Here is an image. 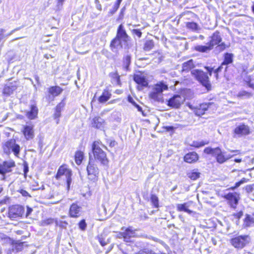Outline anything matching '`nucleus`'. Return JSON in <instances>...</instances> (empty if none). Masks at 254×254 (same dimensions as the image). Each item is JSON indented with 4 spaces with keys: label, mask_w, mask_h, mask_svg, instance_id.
<instances>
[{
    "label": "nucleus",
    "mask_w": 254,
    "mask_h": 254,
    "mask_svg": "<svg viewBox=\"0 0 254 254\" xmlns=\"http://www.w3.org/2000/svg\"><path fill=\"white\" fill-rule=\"evenodd\" d=\"M24 211V208L19 205H12L9 207L8 217L14 219L19 217H21Z\"/></svg>",
    "instance_id": "6e6552de"
},
{
    "label": "nucleus",
    "mask_w": 254,
    "mask_h": 254,
    "mask_svg": "<svg viewBox=\"0 0 254 254\" xmlns=\"http://www.w3.org/2000/svg\"><path fill=\"white\" fill-rule=\"evenodd\" d=\"M121 40L119 38H118L117 37L115 39H114L111 43L110 46L112 48H117L118 46L121 45Z\"/></svg>",
    "instance_id": "ea45409f"
},
{
    "label": "nucleus",
    "mask_w": 254,
    "mask_h": 254,
    "mask_svg": "<svg viewBox=\"0 0 254 254\" xmlns=\"http://www.w3.org/2000/svg\"><path fill=\"white\" fill-rule=\"evenodd\" d=\"M185 98L180 95H174L169 100H167V105L174 108H179L184 103Z\"/></svg>",
    "instance_id": "9b49d317"
},
{
    "label": "nucleus",
    "mask_w": 254,
    "mask_h": 254,
    "mask_svg": "<svg viewBox=\"0 0 254 254\" xmlns=\"http://www.w3.org/2000/svg\"><path fill=\"white\" fill-rule=\"evenodd\" d=\"M23 133L27 139L33 138L34 136L33 127L32 126H24Z\"/></svg>",
    "instance_id": "412c9836"
},
{
    "label": "nucleus",
    "mask_w": 254,
    "mask_h": 254,
    "mask_svg": "<svg viewBox=\"0 0 254 254\" xmlns=\"http://www.w3.org/2000/svg\"><path fill=\"white\" fill-rule=\"evenodd\" d=\"M134 80L138 84L137 88L139 90H142L143 88L147 87L148 80L146 77L142 74H137L134 75Z\"/></svg>",
    "instance_id": "ddd939ff"
},
{
    "label": "nucleus",
    "mask_w": 254,
    "mask_h": 254,
    "mask_svg": "<svg viewBox=\"0 0 254 254\" xmlns=\"http://www.w3.org/2000/svg\"><path fill=\"white\" fill-rule=\"evenodd\" d=\"M198 154L194 152L187 154L184 156V161L189 163H193L196 162L198 159Z\"/></svg>",
    "instance_id": "aec40b11"
},
{
    "label": "nucleus",
    "mask_w": 254,
    "mask_h": 254,
    "mask_svg": "<svg viewBox=\"0 0 254 254\" xmlns=\"http://www.w3.org/2000/svg\"><path fill=\"white\" fill-rule=\"evenodd\" d=\"M79 227L82 230H84L86 227V224L84 220H82L79 223Z\"/></svg>",
    "instance_id": "8fccbe9b"
},
{
    "label": "nucleus",
    "mask_w": 254,
    "mask_h": 254,
    "mask_svg": "<svg viewBox=\"0 0 254 254\" xmlns=\"http://www.w3.org/2000/svg\"><path fill=\"white\" fill-rule=\"evenodd\" d=\"M195 67L194 64L192 60H190L185 62L182 64V72H189Z\"/></svg>",
    "instance_id": "b1692460"
},
{
    "label": "nucleus",
    "mask_w": 254,
    "mask_h": 254,
    "mask_svg": "<svg viewBox=\"0 0 254 254\" xmlns=\"http://www.w3.org/2000/svg\"><path fill=\"white\" fill-rule=\"evenodd\" d=\"M167 131H172L174 129V127L172 126H166L165 127Z\"/></svg>",
    "instance_id": "e2e57ef3"
},
{
    "label": "nucleus",
    "mask_w": 254,
    "mask_h": 254,
    "mask_svg": "<svg viewBox=\"0 0 254 254\" xmlns=\"http://www.w3.org/2000/svg\"><path fill=\"white\" fill-rule=\"evenodd\" d=\"M128 102H129L130 103H132V104H133L134 106L135 105V104H135V102H134L133 99V98H132L131 97H130V96H128Z\"/></svg>",
    "instance_id": "680f3d73"
},
{
    "label": "nucleus",
    "mask_w": 254,
    "mask_h": 254,
    "mask_svg": "<svg viewBox=\"0 0 254 254\" xmlns=\"http://www.w3.org/2000/svg\"><path fill=\"white\" fill-rule=\"evenodd\" d=\"M38 108L35 105H31L30 111L27 112L26 117L30 120L34 119L38 114Z\"/></svg>",
    "instance_id": "393cba45"
},
{
    "label": "nucleus",
    "mask_w": 254,
    "mask_h": 254,
    "mask_svg": "<svg viewBox=\"0 0 254 254\" xmlns=\"http://www.w3.org/2000/svg\"><path fill=\"white\" fill-rule=\"evenodd\" d=\"M154 47V42L152 40H147L144 46V50L146 51H150Z\"/></svg>",
    "instance_id": "c9c22d12"
},
{
    "label": "nucleus",
    "mask_w": 254,
    "mask_h": 254,
    "mask_svg": "<svg viewBox=\"0 0 254 254\" xmlns=\"http://www.w3.org/2000/svg\"><path fill=\"white\" fill-rule=\"evenodd\" d=\"M19 192L24 196H30L29 193L25 190L21 189L19 190Z\"/></svg>",
    "instance_id": "864d4df0"
},
{
    "label": "nucleus",
    "mask_w": 254,
    "mask_h": 254,
    "mask_svg": "<svg viewBox=\"0 0 254 254\" xmlns=\"http://www.w3.org/2000/svg\"><path fill=\"white\" fill-rule=\"evenodd\" d=\"M188 177L191 180H195L199 177L200 173L195 171H192L188 174Z\"/></svg>",
    "instance_id": "58836bf2"
},
{
    "label": "nucleus",
    "mask_w": 254,
    "mask_h": 254,
    "mask_svg": "<svg viewBox=\"0 0 254 254\" xmlns=\"http://www.w3.org/2000/svg\"><path fill=\"white\" fill-rule=\"evenodd\" d=\"M117 82L118 84H120V77L118 75L117 77Z\"/></svg>",
    "instance_id": "338daca9"
},
{
    "label": "nucleus",
    "mask_w": 254,
    "mask_h": 254,
    "mask_svg": "<svg viewBox=\"0 0 254 254\" xmlns=\"http://www.w3.org/2000/svg\"><path fill=\"white\" fill-rule=\"evenodd\" d=\"M204 152L215 157L217 162L220 164L224 163L233 157V155H225L224 152H222L219 147L214 148L206 147L204 149Z\"/></svg>",
    "instance_id": "f03ea898"
},
{
    "label": "nucleus",
    "mask_w": 254,
    "mask_h": 254,
    "mask_svg": "<svg viewBox=\"0 0 254 254\" xmlns=\"http://www.w3.org/2000/svg\"><path fill=\"white\" fill-rule=\"evenodd\" d=\"M17 88L16 84L13 83H9L6 84L3 89V94L6 96H9L13 93V91H15Z\"/></svg>",
    "instance_id": "a211bd4d"
},
{
    "label": "nucleus",
    "mask_w": 254,
    "mask_h": 254,
    "mask_svg": "<svg viewBox=\"0 0 254 254\" xmlns=\"http://www.w3.org/2000/svg\"><path fill=\"white\" fill-rule=\"evenodd\" d=\"M186 26L188 29L194 31H197L200 30V27L198 25L193 22H187L186 23Z\"/></svg>",
    "instance_id": "473e14b6"
},
{
    "label": "nucleus",
    "mask_w": 254,
    "mask_h": 254,
    "mask_svg": "<svg viewBox=\"0 0 254 254\" xmlns=\"http://www.w3.org/2000/svg\"><path fill=\"white\" fill-rule=\"evenodd\" d=\"M234 132L235 135H237L239 137L247 135L250 133V128L247 125L242 124L235 128Z\"/></svg>",
    "instance_id": "2eb2a0df"
},
{
    "label": "nucleus",
    "mask_w": 254,
    "mask_h": 254,
    "mask_svg": "<svg viewBox=\"0 0 254 254\" xmlns=\"http://www.w3.org/2000/svg\"><path fill=\"white\" fill-rule=\"evenodd\" d=\"M236 193H229L224 196V197L230 201L232 207H235L238 202V198L236 196Z\"/></svg>",
    "instance_id": "4be33fe9"
},
{
    "label": "nucleus",
    "mask_w": 254,
    "mask_h": 254,
    "mask_svg": "<svg viewBox=\"0 0 254 254\" xmlns=\"http://www.w3.org/2000/svg\"><path fill=\"white\" fill-rule=\"evenodd\" d=\"M2 148L3 152L7 154H9L12 152L16 156L18 157L19 155L20 146L16 143L15 139H11L4 142Z\"/></svg>",
    "instance_id": "423d86ee"
},
{
    "label": "nucleus",
    "mask_w": 254,
    "mask_h": 254,
    "mask_svg": "<svg viewBox=\"0 0 254 254\" xmlns=\"http://www.w3.org/2000/svg\"><path fill=\"white\" fill-rule=\"evenodd\" d=\"M75 161L77 165H80L84 157V154L82 151H78L75 154Z\"/></svg>",
    "instance_id": "2f4dec72"
},
{
    "label": "nucleus",
    "mask_w": 254,
    "mask_h": 254,
    "mask_svg": "<svg viewBox=\"0 0 254 254\" xmlns=\"http://www.w3.org/2000/svg\"><path fill=\"white\" fill-rule=\"evenodd\" d=\"M130 63V56L129 55H127L124 60V67L127 70Z\"/></svg>",
    "instance_id": "4c0bfd02"
},
{
    "label": "nucleus",
    "mask_w": 254,
    "mask_h": 254,
    "mask_svg": "<svg viewBox=\"0 0 254 254\" xmlns=\"http://www.w3.org/2000/svg\"><path fill=\"white\" fill-rule=\"evenodd\" d=\"M205 68L206 69V70L209 72V75L211 76L212 75V71L213 70V68H212V67H209L208 66H205Z\"/></svg>",
    "instance_id": "13d9d810"
},
{
    "label": "nucleus",
    "mask_w": 254,
    "mask_h": 254,
    "mask_svg": "<svg viewBox=\"0 0 254 254\" xmlns=\"http://www.w3.org/2000/svg\"><path fill=\"white\" fill-rule=\"evenodd\" d=\"M151 201L152 204L156 207L159 206L158 198V197L155 194H152L151 196Z\"/></svg>",
    "instance_id": "a19ab883"
},
{
    "label": "nucleus",
    "mask_w": 254,
    "mask_h": 254,
    "mask_svg": "<svg viewBox=\"0 0 254 254\" xmlns=\"http://www.w3.org/2000/svg\"><path fill=\"white\" fill-rule=\"evenodd\" d=\"M233 58V55L232 54H230V53L225 54V56H224V61L221 65H222V67H223V65H226L232 63Z\"/></svg>",
    "instance_id": "c756f323"
},
{
    "label": "nucleus",
    "mask_w": 254,
    "mask_h": 254,
    "mask_svg": "<svg viewBox=\"0 0 254 254\" xmlns=\"http://www.w3.org/2000/svg\"><path fill=\"white\" fill-rule=\"evenodd\" d=\"M64 106H65V103L63 101H62L56 106V111L61 112V111L64 108Z\"/></svg>",
    "instance_id": "49530a36"
},
{
    "label": "nucleus",
    "mask_w": 254,
    "mask_h": 254,
    "mask_svg": "<svg viewBox=\"0 0 254 254\" xmlns=\"http://www.w3.org/2000/svg\"><path fill=\"white\" fill-rule=\"evenodd\" d=\"M249 86L250 87L253 88L254 90V84L249 83Z\"/></svg>",
    "instance_id": "774afa93"
},
{
    "label": "nucleus",
    "mask_w": 254,
    "mask_h": 254,
    "mask_svg": "<svg viewBox=\"0 0 254 254\" xmlns=\"http://www.w3.org/2000/svg\"><path fill=\"white\" fill-rule=\"evenodd\" d=\"M168 89V86L163 82H159L153 86L149 94V97L154 101L163 102L162 92Z\"/></svg>",
    "instance_id": "7ed1b4c3"
},
{
    "label": "nucleus",
    "mask_w": 254,
    "mask_h": 254,
    "mask_svg": "<svg viewBox=\"0 0 254 254\" xmlns=\"http://www.w3.org/2000/svg\"><path fill=\"white\" fill-rule=\"evenodd\" d=\"M254 185H247L245 187V190H246L247 193H250L253 191L254 190Z\"/></svg>",
    "instance_id": "de8ad7c7"
},
{
    "label": "nucleus",
    "mask_w": 254,
    "mask_h": 254,
    "mask_svg": "<svg viewBox=\"0 0 254 254\" xmlns=\"http://www.w3.org/2000/svg\"><path fill=\"white\" fill-rule=\"evenodd\" d=\"M64 1V0H57V4L56 5V9L57 10L61 9Z\"/></svg>",
    "instance_id": "09e8293b"
},
{
    "label": "nucleus",
    "mask_w": 254,
    "mask_h": 254,
    "mask_svg": "<svg viewBox=\"0 0 254 254\" xmlns=\"http://www.w3.org/2000/svg\"><path fill=\"white\" fill-rule=\"evenodd\" d=\"M63 91V89L58 86H52L49 88V93L53 97L58 96Z\"/></svg>",
    "instance_id": "bb28decb"
},
{
    "label": "nucleus",
    "mask_w": 254,
    "mask_h": 254,
    "mask_svg": "<svg viewBox=\"0 0 254 254\" xmlns=\"http://www.w3.org/2000/svg\"><path fill=\"white\" fill-rule=\"evenodd\" d=\"M189 207V205L188 203L178 204L177 206V209L179 211H185L189 214H191L192 213V211L188 208Z\"/></svg>",
    "instance_id": "c85d7f7f"
},
{
    "label": "nucleus",
    "mask_w": 254,
    "mask_h": 254,
    "mask_svg": "<svg viewBox=\"0 0 254 254\" xmlns=\"http://www.w3.org/2000/svg\"><path fill=\"white\" fill-rule=\"evenodd\" d=\"M86 170L88 179L93 182L96 181L98 178L99 169L90 158Z\"/></svg>",
    "instance_id": "0eeeda50"
},
{
    "label": "nucleus",
    "mask_w": 254,
    "mask_h": 254,
    "mask_svg": "<svg viewBox=\"0 0 254 254\" xmlns=\"http://www.w3.org/2000/svg\"><path fill=\"white\" fill-rule=\"evenodd\" d=\"M116 144V142L115 141H111L110 143L111 146H114Z\"/></svg>",
    "instance_id": "69168bd1"
},
{
    "label": "nucleus",
    "mask_w": 254,
    "mask_h": 254,
    "mask_svg": "<svg viewBox=\"0 0 254 254\" xmlns=\"http://www.w3.org/2000/svg\"><path fill=\"white\" fill-rule=\"evenodd\" d=\"M55 223L56 225L57 226H59L61 228H66L67 223L65 221H63L61 220H58V219H55Z\"/></svg>",
    "instance_id": "37998d69"
},
{
    "label": "nucleus",
    "mask_w": 254,
    "mask_h": 254,
    "mask_svg": "<svg viewBox=\"0 0 254 254\" xmlns=\"http://www.w3.org/2000/svg\"><path fill=\"white\" fill-rule=\"evenodd\" d=\"M217 47H218L220 50H223L225 49V45L224 43H222L221 44L218 45Z\"/></svg>",
    "instance_id": "052dcab7"
},
{
    "label": "nucleus",
    "mask_w": 254,
    "mask_h": 254,
    "mask_svg": "<svg viewBox=\"0 0 254 254\" xmlns=\"http://www.w3.org/2000/svg\"><path fill=\"white\" fill-rule=\"evenodd\" d=\"M111 96V93L108 90H104L102 95L99 97L98 101L100 103H105L107 101Z\"/></svg>",
    "instance_id": "cd10ccee"
},
{
    "label": "nucleus",
    "mask_w": 254,
    "mask_h": 254,
    "mask_svg": "<svg viewBox=\"0 0 254 254\" xmlns=\"http://www.w3.org/2000/svg\"><path fill=\"white\" fill-rule=\"evenodd\" d=\"M61 112H60L59 111H55V113L54 114V117L56 119H57V124L59 123V121H60L59 118L61 117Z\"/></svg>",
    "instance_id": "603ef678"
},
{
    "label": "nucleus",
    "mask_w": 254,
    "mask_h": 254,
    "mask_svg": "<svg viewBox=\"0 0 254 254\" xmlns=\"http://www.w3.org/2000/svg\"><path fill=\"white\" fill-rule=\"evenodd\" d=\"M75 44L77 46V52L85 54L88 52L87 48L89 44L88 38L78 39L75 41Z\"/></svg>",
    "instance_id": "9d476101"
},
{
    "label": "nucleus",
    "mask_w": 254,
    "mask_h": 254,
    "mask_svg": "<svg viewBox=\"0 0 254 254\" xmlns=\"http://www.w3.org/2000/svg\"><path fill=\"white\" fill-rule=\"evenodd\" d=\"M4 30L3 29H0V42L2 39H3L5 36L4 35Z\"/></svg>",
    "instance_id": "4d7b16f0"
},
{
    "label": "nucleus",
    "mask_w": 254,
    "mask_h": 254,
    "mask_svg": "<svg viewBox=\"0 0 254 254\" xmlns=\"http://www.w3.org/2000/svg\"><path fill=\"white\" fill-rule=\"evenodd\" d=\"M55 219L52 218H48L45 220H43L41 222V225L43 226H45L51 224L55 223Z\"/></svg>",
    "instance_id": "79ce46f5"
},
{
    "label": "nucleus",
    "mask_w": 254,
    "mask_h": 254,
    "mask_svg": "<svg viewBox=\"0 0 254 254\" xmlns=\"http://www.w3.org/2000/svg\"><path fill=\"white\" fill-rule=\"evenodd\" d=\"M209 105H210V103H203L196 107H193L192 105H189V107L193 110V112L196 115L201 116L203 115L205 112L208 109Z\"/></svg>",
    "instance_id": "dca6fc26"
},
{
    "label": "nucleus",
    "mask_w": 254,
    "mask_h": 254,
    "mask_svg": "<svg viewBox=\"0 0 254 254\" xmlns=\"http://www.w3.org/2000/svg\"><path fill=\"white\" fill-rule=\"evenodd\" d=\"M208 143V142L204 141H193L192 144H191V146L196 148H199L200 147L205 145V144H207Z\"/></svg>",
    "instance_id": "e433bc0d"
},
{
    "label": "nucleus",
    "mask_w": 254,
    "mask_h": 254,
    "mask_svg": "<svg viewBox=\"0 0 254 254\" xmlns=\"http://www.w3.org/2000/svg\"><path fill=\"white\" fill-rule=\"evenodd\" d=\"M125 231L121 232L118 236L119 238H124V240L126 242H129V239L131 237H134L136 236L135 230L132 229V227H128L125 228V227L122 228V230Z\"/></svg>",
    "instance_id": "f8f14e48"
},
{
    "label": "nucleus",
    "mask_w": 254,
    "mask_h": 254,
    "mask_svg": "<svg viewBox=\"0 0 254 254\" xmlns=\"http://www.w3.org/2000/svg\"><path fill=\"white\" fill-rule=\"evenodd\" d=\"M99 241L102 246H104L107 244V243L103 239L101 238H99Z\"/></svg>",
    "instance_id": "bf43d9fd"
},
{
    "label": "nucleus",
    "mask_w": 254,
    "mask_h": 254,
    "mask_svg": "<svg viewBox=\"0 0 254 254\" xmlns=\"http://www.w3.org/2000/svg\"><path fill=\"white\" fill-rule=\"evenodd\" d=\"M24 244H25V242H18L15 243L14 248H15V250H16V252H18L22 251Z\"/></svg>",
    "instance_id": "a18cd8bd"
},
{
    "label": "nucleus",
    "mask_w": 254,
    "mask_h": 254,
    "mask_svg": "<svg viewBox=\"0 0 254 254\" xmlns=\"http://www.w3.org/2000/svg\"><path fill=\"white\" fill-rule=\"evenodd\" d=\"M232 245L236 248L242 249L249 243V236H239L231 239Z\"/></svg>",
    "instance_id": "1a4fd4ad"
},
{
    "label": "nucleus",
    "mask_w": 254,
    "mask_h": 254,
    "mask_svg": "<svg viewBox=\"0 0 254 254\" xmlns=\"http://www.w3.org/2000/svg\"><path fill=\"white\" fill-rule=\"evenodd\" d=\"M81 208L76 203H73L69 209V214L71 217H78L80 215Z\"/></svg>",
    "instance_id": "6ab92c4d"
},
{
    "label": "nucleus",
    "mask_w": 254,
    "mask_h": 254,
    "mask_svg": "<svg viewBox=\"0 0 254 254\" xmlns=\"http://www.w3.org/2000/svg\"><path fill=\"white\" fill-rule=\"evenodd\" d=\"M222 68V65H221L219 67H218L217 68L215 69V70L214 71V72L215 74V77H216V79H218V73L219 72H220Z\"/></svg>",
    "instance_id": "5fc2aeb1"
},
{
    "label": "nucleus",
    "mask_w": 254,
    "mask_h": 254,
    "mask_svg": "<svg viewBox=\"0 0 254 254\" xmlns=\"http://www.w3.org/2000/svg\"><path fill=\"white\" fill-rule=\"evenodd\" d=\"M32 211H33V209L27 206V211H26V217H28L30 215V214L31 213Z\"/></svg>",
    "instance_id": "6e6d98bb"
},
{
    "label": "nucleus",
    "mask_w": 254,
    "mask_h": 254,
    "mask_svg": "<svg viewBox=\"0 0 254 254\" xmlns=\"http://www.w3.org/2000/svg\"><path fill=\"white\" fill-rule=\"evenodd\" d=\"M237 96L239 98L246 97L247 98H249L253 96V94L246 91L243 90L240 91L237 95Z\"/></svg>",
    "instance_id": "f704fd0d"
},
{
    "label": "nucleus",
    "mask_w": 254,
    "mask_h": 254,
    "mask_svg": "<svg viewBox=\"0 0 254 254\" xmlns=\"http://www.w3.org/2000/svg\"><path fill=\"white\" fill-rule=\"evenodd\" d=\"M244 225L247 227L254 225V218L251 217L250 215H247L245 219Z\"/></svg>",
    "instance_id": "72a5a7b5"
},
{
    "label": "nucleus",
    "mask_w": 254,
    "mask_h": 254,
    "mask_svg": "<svg viewBox=\"0 0 254 254\" xmlns=\"http://www.w3.org/2000/svg\"><path fill=\"white\" fill-rule=\"evenodd\" d=\"M248 180H249L248 179L244 178L239 182H237L235 184V186L234 187H232L231 189L232 190H234L236 189V188H238L239 187H240L242 184H243L245 183L248 182Z\"/></svg>",
    "instance_id": "c03bdc74"
},
{
    "label": "nucleus",
    "mask_w": 254,
    "mask_h": 254,
    "mask_svg": "<svg viewBox=\"0 0 254 254\" xmlns=\"http://www.w3.org/2000/svg\"><path fill=\"white\" fill-rule=\"evenodd\" d=\"M191 74L207 89L209 90L211 88L209 77L207 73L199 69H193L191 70Z\"/></svg>",
    "instance_id": "20e7f679"
},
{
    "label": "nucleus",
    "mask_w": 254,
    "mask_h": 254,
    "mask_svg": "<svg viewBox=\"0 0 254 254\" xmlns=\"http://www.w3.org/2000/svg\"><path fill=\"white\" fill-rule=\"evenodd\" d=\"M117 37L123 41H126L127 38V35L122 24H121L118 28Z\"/></svg>",
    "instance_id": "a878e982"
},
{
    "label": "nucleus",
    "mask_w": 254,
    "mask_h": 254,
    "mask_svg": "<svg viewBox=\"0 0 254 254\" xmlns=\"http://www.w3.org/2000/svg\"><path fill=\"white\" fill-rule=\"evenodd\" d=\"M221 41V37L220 33L218 31L214 33L211 37V40L209 42V45L212 48L214 45L218 44Z\"/></svg>",
    "instance_id": "5701e85b"
},
{
    "label": "nucleus",
    "mask_w": 254,
    "mask_h": 254,
    "mask_svg": "<svg viewBox=\"0 0 254 254\" xmlns=\"http://www.w3.org/2000/svg\"><path fill=\"white\" fill-rule=\"evenodd\" d=\"M135 106L136 107V108L138 109L139 111H142L141 108L139 105L135 104Z\"/></svg>",
    "instance_id": "0e129e2a"
},
{
    "label": "nucleus",
    "mask_w": 254,
    "mask_h": 254,
    "mask_svg": "<svg viewBox=\"0 0 254 254\" xmlns=\"http://www.w3.org/2000/svg\"><path fill=\"white\" fill-rule=\"evenodd\" d=\"M71 171L65 165L61 166L57 172L56 178L57 180H65L67 183V190H69L71 182Z\"/></svg>",
    "instance_id": "39448f33"
},
{
    "label": "nucleus",
    "mask_w": 254,
    "mask_h": 254,
    "mask_svg": "<svg viewBox=\"0 0 254 254\" xmlns=\"http://www.w3.org/2000/svg\"><path fill=\"white\" fill-rule=\"evenodd\" d=\"M133 34L136 35L138 38H140L142 35V33L139 29H133L132 30Z\"/></svg>",
    "instance_id": "3c124183"
},
{
    "label": "nucleus",
    "mask_w": 254,
    "mask_h": 254,
    "mask_svg": "<svg viewBox=\"0 0 254 254\" xmlns=\"http://www.w3.org/2000/svg\"><path fill=\"white\" fill-rule=\"evenodd\" d=\"M15 166V163L13 161H4L1 164H0V174L3 175L2 180L5 179L4 175L11 172V168Z\"/></svg>",
    "instance_id": "4468645a"
},
{
    "label": "nucleus",
    "mask_w": 254,
    "mask_h": 254,
    "mask_svg": "<svg viewBox=\"0 0 254 254\" xmlns=\"http://www.w3.org/2000/svg\"><path fill=\"white\" fill-rule=\"evenodd\" d=\"M91 125L95 128L103 130L105 128L106 123L101 117H95L92 119Z\"/></svg>",
    "instance_id": "f3484780"
},
{
    "label": "nucleus",
    "mask_w": 254,
    "mask_h": 254,
    "mask_svg": "<svg viewBox=\"0 0 254 254\" xmlns=\"http://www.w3.org/2000/svg\"><path fill=\"white\" fill-rule=\"evenodd\" d=\"M106 147L99 141H95L93 142L92 146V151L94 159L97 161L99 162L103 165H106L108 164L109 160L107 157L106 153L101 148Z\"/></svg>",
    "instance_id": "f257e3e1"
},
{
    "label": "nucleus",
    "mask_w": 254,
    "mask_h": 254,
    "mask_svg": "<svg viewBox=\"0 0 254 254\" xmlns=\"http://www.w3.org/2000/svg\"><path fill=\"white\" fill-rule=\"evenodd\" d=\"M212 48L209 44L208 46L198 45L194 47L195 50L199 52H207L211 50Z\"/></svg>",
    "instance_id": "7c9ffc66"
}]
</instances>
